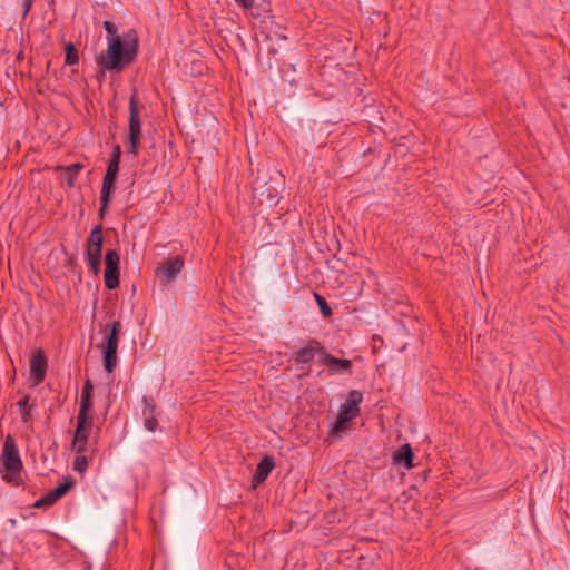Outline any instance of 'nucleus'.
I'll return each mask as SVG.
<instances>
[{"label": "nucleus", "mask_w": 570, "mask_h": 570, "mask_svg": "<svg viewBox=\"0 0 570 570\" xmlns=\"http://www.w3.org/2000/svg\"><path fill=\"white\" fill-rule=\"evenodd\" d=\"M32 3L33 2H31V1L23 0V16H27L29 13V11L31 10Z\"/></svg>", "instance_id": "nucleus-34"}, {"label": "nucleus", "mask_w": 570, "mask_h": 570, "mask_svg": "<svg viewBox=\"0 0 570 570\" xmlns=\"http://www.w3.org/2000/svg\"><path fill=\"white\" fill-rule=\"evenodd\" d=\"M47 371V357L42 350H37L30 360V375L35 384L43 382Z\"/></svg>", "instance_id": "nucleus-9"}, {"label": "nucleus", "mask_w": 570, "mask_h": 570, "mask_svg": "<svg viewBox=\"0 0 570 570\" xmlns=\"http://www.w3.org/2000/svg\"><path fill=\"white\" fill-rule=\"evenodd\" d=\"M325 350L326 348L317 340H309L305 347L294 354V361L296 363L309 364L317 355L318 362L322 363V352H325Z\"/></svg>", "instance_id": "nucleus-8"}, {"label": "nucleus", "mask_w": 570, "mask_h": 570, "mask_svg": "<svg viewBox=\"0 0 570 570\" xmlns=\"http://www.w3.org/2000/svg\"><path fill=\"white\" fill-rule=\"evenodd\" d=\"M30 396L26 395L24 397L20 399L17 403L20 410H30L29 405Z\"/></svg>", "instance_id": "nucleus-32"}, {"label": "nucleus", "mask_w": 570, "mask_h": 570, "mask_svg": "<svg viewBox=\"0 0 570 570\" xmlns=\"http://www.w3.org/2000/svg\"><path fill=\"white\" fill-rule=\"evenodd\" d=\"M99 80H101L105 77V72L101 70V75L97 76Z\"/></svg>", "instance_id": "nucleus-37"}, {"label": "nucleus", "mask_w": 570, "mask_h": 570, "mask_svg": "<svg viewBox=\"0 0 570 570\" xmlns=\"http://www.w3.org/2000/svg\"><path fill=\"white\" fill-rule=\"evenodd\" d=\"M144 409H142V419L155 416L156 404L151 396L142 397Z\"/></svg>", "instance_id": "nucleus-25"}, {"label": "nucleus", "mask_w": 570, "mask_h": 570, "mask_svg": "<svg viewBox=\"0 0 570 570\" xmlns=\"http://www.w3.org/2000/svg\"><path fill=\"white\" fill-rule=\"evenodd\" d=\"M138 53V37L135 30L126 35V39L115 36L108 42L105 53L98 58V65L102 69L120 72L132 63Z\"/></svg>", "instance_id": "nucleus-1"}, {"label": "nucleus", "mask_w": 570, "mask_h": 570, "mask_svg": "<svg viewBox=\"0 0 570 570\" xmlns=\"http://www.w3.org/2000/svg\"><path fill=\"white\" fill-rule=\"evenodd\" d=\"M92 391H94V386H92L90 380H87L82 386L79 407H83V409L92 407V400H91Z\"/></svg>", "instance_id": "nucleus-21"}, {"label": "nucleus", "mask_w": 570, "mask_h": 570, "mask_svg": "<svg viewBox=\"0 0 570 570\" xmlns=\"http://www.w3.org/2000/svg\"><path fill=\"white\" fill-rule=\"evenodd\" d=\"M322 364L328 366V371L332 374L346 373L352 374L353 364L352 361L345 358H337L330 354L326 350L322 352Z\"/></svg>", "instance_id": "nucleus-10"}, {"label": "nucleus", "mask_w": 570, "mask_h": 570, "mask_svg": "<svg viewBox=\"0 0 570 570\" xmlns=\"http://www.w3.org/2000/svg\"><path fill=\"white\" fill-rule=\"evenodd\" d=\"M357 416L358 414L353 413L351 410L340 406L337 419L333 424L331 432L336 436H340L342 433L347 432L351 428L352 421Z\"/></svg>", "instance_id": "nucleus-13"}, {"label": "nucleus", "mask_w": 570, "mask_h": 570, "mask_svg": "<svg viewBox=\"0 0 570 570\" xmlns=\"http://www.w3.org/2000/svg\"><path fill=\"white\" fill-rule=\"evenodd\" d=\"M144 426L146 428V430H148L150 432H155L157 430V428H158V422H157L156 416L145 417L144 419Z\"/></svg>", "instance_id": "nucleus-29"}, {"label": "nucleus", "mask_w": 570, "mask_h": 570, "mask_svg": "<svg viewBox=\"0 0 570 570\" xmlns=\"http://www.w3.org/2000/svg\"><path fill=\"white\" fill-rule=\"evenodd\" d=\"M138 91L134 88L129 98V124H128V148L127 153L135 157L139 154L141 138V120L138 108Z\"/></svg>", "instance_id": "nucleus-6"}, {"label": "nucleus", "mask_w": 570, "mask_h": 570, "mask_svg": "<svg viewBox=\"0 0 570 570\" xmlns=\"http://www.w3.org/2000/svg\"><path fill=\"white\" fill-rule=\"evenodd\" d=\"M75 485V481L71 476H68L63 483L56 487L50 492L52 493V498H56L57 501L62 498L69 490H71Z\"/></svg>", "instance_id": "nucleus-24"}, {"label": "nucleus", "mask_w": 570, "mask_h": 570, "mask_svg": "<svg viewBox=\"0 0 570 570\" xmlns=\"http://www.w3.org/2000/svg\"><path fill=\"white\" fill-rule=\"evenodd\" d=\"M250 16L259 21L265 20L272 11L269 0H255L254 4L248 9Z\"/></svg>", "instance_id": "nucleus-17"}, {"label": "nucleus", "mask_w": 570, "mask_h": 570, "mask_svg": "<svg viewBox=\"0 0 570 570\" xmlns=\"http://www.w3.org/2000/svg\"><path fill=\"white\" fill-rule=\"evenodd\" d=\"M21 419L23 422H28L30 417V410H20Z\"/></svg>", "instance_id": "nucleus-35"}, {"label": "nucleus", "mask_w": 570, "mask_h": 570, "mask_svg": "<svg viewBox=\"0 0 570 570\" xmlns=\"http://www.w3.org/2000/svg\"><path fill=\"white\" fill-rule=\"evenodd\" d=\"M183 267L184 259L181 256L177 255L167 259L160 267H158L157 273L165 278L164 284H168L181 272Z\"/></svg>", "instance_id": "nucleus-12"}, {"label": "nucleus", "mask_w": 570, "mask_h": 570, "mask_svg": "<svg viewBox=\"0 0 570 570\" xmlns=\"http://www.w3.org/2000/svg\"><path fill=\"white\" fill-rule=\"evenodd\" d=\"M413 451L409 443H405L400 446L397 451L393 453V463L396 465H402L405 469L410 470L413 468Z\"/></svg>", "instance_id": "nucleus-16"}, {"label": "nucleus", "mask_w": 570, "mask_h": 570, "mask_svg": "<svg viewBox=\"0 0 570 570\" xmlns=\"http://www.w3.org/2000/svg\"><path fill=\"white\" fill-rule=\"evenodd\" d=\"M274 466H275V462H274L273 456H271V455L263 456V459L257 464L255 473L253 475V481H252L253 487H257V485L262 484L267 479V476L269 475V473L272 472Z\"/></svg>", "instance_id": "nucleus-15"}, {"label": "nucleus", "mask_w": 570, "mask_h": 570, "mask_svg": "<svg viewBox=\"0 0 570 570\" xmlns=\"http://www.w3.org/2000/svg\"><path fill=\"white\" fill-rule=\"evenodd\" d=\"M363 402V395L357 390H352L348 392L346 401L341 405L344 409L351 410L353 413L360 415L361 409L360 404Z\"/></svg>", "instance_id": "nucleus-18"}, {"label": "nucleus", "mask_w": 570, "mask_h": 570, "mask_svg": "<svg viewBox=\"0 0 570 570\" xmlns=\"http://www.w3.org/2000/svg\"><path fill=\"white\" fill-rule=\"evenodd\" d=\"M75 485V481L71 476H68L63 483L56 487L50 492L52 493V498H56L57 501L62 498L69 490H71Z\"/></svg>", "instance_id": "nucleus-23"}, {"label": "nucleus", "mask_w": 570, "mask_h": 570, "mask_svg": "<svg viewBox=\"0 0 570 570\" xmlns=\"http://www.w3.org/2000/svg\"><path fill=\"white\" fill-rule=\"evenodd\" d=\"M100 261L101 259H88L89 268L95 275L100 271Z\"/></svg>", "instance_id": "nucleus-31"}, {"label": "nucleus", "mask_w": 570, "mask_h": 570, "mask_svg": "<svg viewBox=\"0 0 570 570\" xmlns=\"http://www.w3.org/2000/svg\"><path fill=\"white\" fill-rule=\"evenodd\" d=\"M314 298L320 307V311L324 317H330L333 312L326 299L318 293H314Z\"/></svg>", "instance_id": "nucleus-26"}, {"label": "nucleus", "mask_w": 570, "mask_h": 570, "mask_svg": "<svg viewBox=\"0 0 570 570\" xmlns=\"http://www.w3.org/2000/svg\"><path fill=\"white\" fill-rule=\"evenodd\" d=\"M79 62L78 49L72 42H68L65 46V65L73 66Z\"/></svg>", "instance_id": "nucleus-22"}, {"label": "nucleus", "mask_w": 570, "mask_h": 570, "mask_svg": "<svg viewBox=\"0 0 570 570\" xmlns=\"http://www.w3.org/2000/svg\"><path fill=\"white\" fill-rule=\"evenodd\" d=\"M104 28H105V30L107 31V33H108V35H111V36H112V38H114L115 36H117V35H116V33H117V27H116V24H115L114 22H111V21H105V22H104Z\"/></svg>", "instance_id": "nucleus-30"}, {"label": "nucleus", "mask_w": 570, "mask_h": 570, "mask_svg": "<svg viewBox=\"0 0 570 570\" xmlns=\"http://www.w3.org/2000/svg\"><path fill=\"white\" fill-rule=\"evenodd\" d=\"M75 263V259L73 257H70L68 261H67V266L71 267Z\"/></svg>", "instance_id": "nucleus-36"}, {"label": "nucleus", "mask_w": 570, "mask_h": 570, "mask_svg": "<svg viewBox=\"0 0 570 570\" xmlns=\"http://www.w3.org/2000/svg\"><path fill=\"white\" fill-rule=\"evenodd\" d=\"M121 158V148L119 145H114L108 166L102 179L101 193H100V208L98 214H106L110 196L116 189L117 176L119 173V165Z\"/></svg>", "instance_id": "nucleus-3"}, {"label": "nucleus", "mask_w": 570, "mask_h": 570, "mask_svg": "<svg viewBox=\"0 0 570 570\" xmlns=\"http://www.w3.org/2000/svg\"><path fill=\"white\" fill-rule=\"evenodd\" d=\"M85 168V165L81 163H75L71 165H56L52 169L58 173L61 171L63 175L60 177V184L66 185L69 188L75 187L76 180L79 176V173Z\"/></svg>", "instance_id": "nucleus-11"}, {"label": "nucleus", "mask_w": 570, "mask_h": 570, "mask_svg": "<svg viewBox=\"0 0 570 570\" xmlns=\"http://www.w3.org/2000/svg\"><path fill=\"white\" fill-rule=\"evenodd\" d=\"M56 502H57V499L52 498V493L49 491L46 495H43L42 498L37 500L33 503V507L37 508V509H40V508L50 507V505H52Z\"/></svg>", "instance_id": "nucleus-28"}, {"label": "nucleus", "mask_w": 570, "mask_h": 570, "mask_svg": "<svg viewBox=\"0 0 570 570\" xmlns=\"http://www.w3.org/2000/svg\"><path fill=\"white\" fill-rule=\"evenodd\" d=\"M91 409L79 407V412L77 415V428L80 431L90 433L94 424V420L89 416V412Z\"/></svg>", "instance_id": "nucleus-19"}, {"label": "nucleus", "mask_w": 570, "mask_h": 570, "mask_svg": "<svg viewBox=\"0 0 570 570\" xmlns=\"http://www.w3.org/2000/svg\"><path fill=\"white\" fill-rule=\"evenodd\" d=\"M1 462L6 472L2 478L8 482L18 483L21 476L22 462L16 440L10 434L6 436L3 442Z\"/></svg>", "instance_id": "nucleus-4"}, {"label": "nucleus", "mask_w": 570, "mask_h": 570, "mask_svg": "<svg viewBox=\"0 0 570 570\" xmlns=\"http://www.w3.org/2000/svg\"><path fill=\"white\" fill-rule=\"evenodd\" d=\"M88 468V459L83 453L77 454L75 462H73V469L79 472L83 473Z\"/></svg>", "instance_id": "nucleus-27"}, {"label": "nucleus", "mask_w": 570, "mask_h": 570, "mask_svg": "<svg viewBox=\"0 0 570 570\" xmlns=\"http://www.w3.org/2000/svg\"><path fill=\"white\" fill-rule=\"evenodd\" d=\"M102 236L101 227L96 226L87 240V258L101 259Z\"/></svg>", "instance_id": "nucleus-14"}, {"label": "nucleus", "mask_w": 570, "mask_h": 570, "mask_svg": "<svg viewBox=\"0 0 570 570\" xmlns=\"http://www.w3.org/2000/svg\"><path fill=\"white\" fill-rule=\"evenodd\" d=\"M88 438V432H83L80 431L79 429H76L72 439V449L76 451L77 454L85 453L87 451Z\"/></svg>", "instance_id": "nucleus-20"}, {"label": "nucleus", "mask_w": 570, "mask_h": 570, "mask_svg": "<svg viewBox=\"0 0 570 570\" xmlns=\"http://www.w3.org/2000/svg\"><path fill=\"white\" fill-rule=\"evenodd\" d=\"M119 254L110 249L105 255V286L108 289H115L119 286Z\"/></svg>", "instance_id": "nucleus-7"}, {"label": "nucleus", "mask_w": 570, "mask_h": 570, "mask_svg": "<svg viewBox=\"0 0 570 570\" xmlns=\"http://www.w3.org/2000/svg\"><path fill=\"white\" fill-rule=\"evenodd\" d=\"M122 325L119 321H114L105 327V337L100 345L104 358V368L111 373L117 365V348Z\"/></svg>", "instance_id": "nucleus-5"}, {"label": "nucleus", "mask_w": 570, "mask_h": 570, "mask_svg": "<svg viewBox=\"0 0 570 570\" xmlns=\"http://www.w3.org/2000/svg\"><path fill=\"white\" fill-rule=\"evenodd\" d=\"M237 3H239L244 9H249L255 0H235Z\"/></svg>", "instance_id": "nucleus-33"}, {"label": "nucleus", "mask_w": 570, "mask_h": 570, "mask_svg": "<svg viewBox=\"0 0 570 570\" xmlns=\"http://www.w3.org/2000/svg\"><path fill=\"white\" fill-rule=\"evenodd\" d=\"M254 184V191L259 206L273 209L279 203L278 187L284 185V176L278 170L259 173Z\"/></svg>", "instance_id": "nucleus-2"}]
</instances>
